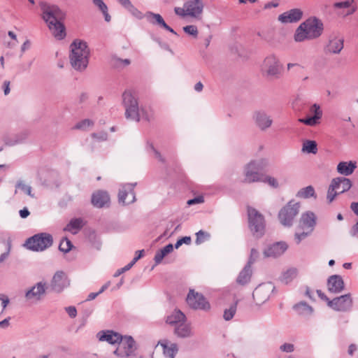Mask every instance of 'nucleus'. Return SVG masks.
<instances>
[{
    "label": "nucleus",
    "instance_id": "5701e85b",
    "mask_svg": "<svg viewBox=\"0 0 358 358\" xmlns=\"http://www.w3.org/2000/svg\"><path fill=\"white\" fill-rule=\"evenodd\" d=\"M303 15V13L300 9L294 8L278 16V20L282 23H293L299 21Z\"/></svg>",
    "mask_w": 358,
    "mask_h": 358
},
{
    "label": "nucleus",
    "instance_id": "5fc2aeb1",
    "mask_svg": "<svg viewBox=\"0 0 358 358\" xmlns=\"http://www.w3.org/2000/svg\"><path fill=\"white\" fill-rule=\"evenodd\" d=\"M311 232L312 231L308 230L307 231H303L301 233H296L295 239L296 243L299 244L303 239L309 236L311 234Z\"/></svg>",
    "mask_w": 358,
    "mask_h": 358
},
{
    "label": "nucleus",
    "instance_id": "7ed1b4c3",
    "mask_svg": "<svg viewBox=\"0 0 358 358\" xmlns=\"http://www.w3.org/2000/svg\"><path fill=\"white\" fill-rule=\"evenodd\" d=\"M122 104L125 108V117L127 120L139 122L141 119L150 121V116L143 108H139L135 92L127 90L122 94Z\"/></svg>",
    "mask_w": 358,
    "mask_h": 358
},
{
    "label": "nucleus",
    "instance_id": "cd10ccee",
    "mask_svg": "<svg viewBox=\"0 0 358 358\" xmlns=\"http://www.w3.org/2000/svg\"><path fill=\"white\" fill-rule=\"evenodd\" d=\"M333 187L339 194L348 191L352 187V181L347 178H336L332 180Z\"/></svg>",
    "mask_w": 358,
    "mask_h": 358
},
{
    "label": "nucleus",
    "instance_id": "39448f33",
    "mask_svg": "<svg viewBox=\"0 0 358 358\" xmlns=\"http://www.w3.org/2000/svg\"><path fill=\"white\" fill-rule=\"evenodd\" d=\"M202 0H188L183 4V7H175L174 12L178 16L185 18L187 16L200 19L203 10Z\"/></svg>",
    "mask_w": 358,
    "mask_h": 358
},
{
    "label": "nucleus",
    "instance_id": "13d9d810",
    "mask_svg": "<svg viewBox=\"0 0 358 358\" xmlns=\"http://www.w3.org/2000/svg\"><path fill=\"white\" fill-rule=\"evenodd\" d=\"M148 150H150L153 152L155 157L158 159L160 162H164V159L161 155V154L154 148L152 143L148 145Z\"/></svg>",
    "mask_w": 358,
    "mask_h": 358
},
{
    "label": "nucleus",
    "instance_id": "58836bf2",
    "mask_svg": "<svg viewBox=\"0 0 358 358\" xmlns=\"http://www.w3.org/2000/svg\"><path fill=\"white\" fill-rule=\"evenodd\" d=\"M238 301H236L234 303L230 305L229 308H226L224 311L223 317L226 321H229L231 320L237 309Z\"/></svg>",
    "mask_w": 358,
    "mask_h": 358
},
{
    "label": "nucleus",
    "instance_id": "ea45409f",
    "mask_svg": "<svg viewBox=\"0 0 358 358\" xmlns=\"http://www.w3.org/2000/svg\"><path fill=\"white\" fill-rule=\"evenodd\" d=\"M302 150L308 153L315 154L317 152V143L314 141H306L303 143Z\"/></svg>",
    "mask_w": 358,
    "mask_h": 358
},
{
    "label": "nucleus",
    "instance_id": "f8f14e48",
    "mask_svg": "<svg viewBox=\"0 0 358 358\" xmlns=\"http://www.w3.org/2000/svg\"><path fill=\"white\" fill-rule=\"evenodd\" d=\"M264 68L268 76L278 78L282 73V65L275 55L266 57L264 61Z\"/></svg>",
    "mask_w": 358,
    "mask_h": 358
},
{
    "label": "nucleus",
    "instance_id": "338daca9",
    "mask_svg": "<svg viewBox=\"0 0 358 358\" xmlns=\"http://www.w3.org/2000/svg\"><path fill=\"white\" fill-rule=\"evenodd\" d=\"M19 213L22 218H26L29 215V211L27 208L20 210Z\"/></svg>",
    "mask_w": 358,
    "mask_h": 358
},
{
    "label": "nucleus",
    "instance_id": "4c0bfd02",
    "mask_svg": "<svg viewBox=\"0 0 358 358\" xmlns=\"http://www.w3.org/2000/svg\"><path fill=\"white\" fill-rule=\"evenodd\" d=\"M296 196L299 198L308 199L310 197H316L315 189L313 186L309 185L301 189L297 193Z\"/></svg>",
    "mask_w": 358,
    "mask_h": 358
},
{
    "label": "nucleus",
    "instance_id": "0e129e2a",
    "mask_svg": "<svg viewBox=\"0 0 358 358\" xmlns=\"http://www.w3.org/2000/svg\"><path fill=\"white\" fill-rule=\"evenodd\" d=\"M10 320V317H8L4 319L3 320L1 321L0 322V328H2V329L8 328L10 324V323H9Z\"/></svg>",
    "mask_w": 358,
    "mask_h": 358
},
{
    "label": "nucleus",
    "instance_id": "f3484780",
    "mask_svg": "<svg viewBox=\"0 0 358 358\" xmlns=\"http://www.w3.org/2000/svg\"><path fill=\"white\" fill-rule=\"evenodd\" d=\"M136 183H127L122 186L119 191L118 200L123 204L130 203L135 201V192L134 191Z\"/></svg>",
    "mask_w": 358,
    "mask_h": 358
},
{
    "label": "nucleus",
    "instance_id": "c03bdc74",
    "mask_svg": "<svg viewBox=\"0 0 358 358\" xmlns=\"http://www.w3.org/2000/svg\"><path fill=\"white\" fill-rule=\"evenodd\" d=\"M15 187L16 188L20 189L22 191L25 192L27 195L30 196L31 197H34V194H31V187L24 184L22 181H18Z\"/></svg>",
    "mask_w": 358,
    "mask_h": 358
},
{
    "label": "nucleus",
    "instance_id": "f704fd0d",
    "mask_svg": "<svg viewBox=\"0 0 358 358\" xmlns=\"http://www.w3.org/2000/svg\"><path fill=\"white\" fill-rule=\"evenodd\" d=\"M83 226V220L81 218L72 219L64 229L66 231L76 234Z\"/></svg>",
    "mask_w": 358,
    "mask_h": 358
},
{
    "label": "nucleus",
    "instance_id": "8fccbe9b",
    "mask_svg": "<svg viewBox=\"0 0 358 358\" xmlns=\"http://www.w3.org/2000/svg\"><path fill=\"white\" fill-rule=\"evenodd\" d=\"M183 31L186 34L192 35L194 37H196L198 34L197 27L194 25H187L183 27Z\"/></svg>",
    "mask_w": 358,
    "mask_h": 358
},
{
    "label": "nucleus",
    "instance_id": "2eb2a0df",
    "mask_svg": "<svg viewBox=\"0 0 358 358\" xmlns=\"http://www.w3.org/2000/svg\"><path fill=\"white\" fill-rule=\"evenodd\" d=\"M70 285V281L66 274L62 271H57L50 282L51 289L57 293L62 292Z\"/></svg>",
    "mask_w": 358,
    "mask_h": 358
},
{
    "label": "nucleus",
    "instance_id": "49530a36",
    "mask_svg": "<svg viewBox=\"0 0 358 358\" xmlns=\"http://www.w3.org/2000/svg\"><path fill=\"white\" fill-rule=\"evenodd\" d=\"M261 182L268 183L271 187L273 188L279 187V183L278 180L275 178L271 176H266L264 177L263 176L262 180Z\"/></svg>",
    "mask_w": 358,
    "mask_h": 358
},
{
    "label": "nucleus",
    "instance_id": "9b49d317",
    "mask_svg": "<svg viewBox=\"0 0 358 358\" xmlns=\"http://www.w3.org/2000/svg\"><path fill=\"white\" fill-rule=\"evenodd\" d=\"M187 304L193 309L208 311L210 308L209 302L199 292L190 289L186 299Z\"/></svg>",
    "mask_w": 358,
    "mask_h": 358
},
{
    "label": "nucleus",
    "instance_id": "3c124183",
    "mask_svg": "<svg viewBox=\"0 0 358 358\" xmlns=\"http://www.w3.org/2000/svg\"><path fill=\"white\" fill-rule=\"evenodd\" d=\"M258 257H259L258 251L255 248L251 249L250 255L248 262L247 263V265H250V266H252V264L255 262V261L257 259Z\"/></svg>",
    "mask_w": 358,
    "mask_h": 358
},
{
    "label": "nucleus",
    "instance_id": "680f3d73",
    "mask_svg": "<svg viewBox=\"0 0 358 358\" xmlns=\"http://www.w3.org/2000/svg\"><path fill=\"white\" fill-rule=\"evenodd\" d=\"M204 201L203 197L202 196H196L194 199H189L187 201V204L191 206L196 203H201Z\"/></svg>",
    "mask_w": 358,
    "mask_h": 358
},
{
    "label": "nucleus",
    "instance_id": "a18cd8bd",
    "mask_svg": "<svg viewBox=\"0 0 358 358\" xmlns=\"http://www.w3.org/2000/svg\"><path fill=\"white\" fill-rule=\"evenodd\" d=\"M196 243L197 245L201 244L204 242L206 239L210 238V234L207 232H205L202 230L199 231L196 234Z\"/></svg>",
    "mask_w": 358,
    "mask_h": 358
},
{
    "label": "nucleus",
    "instance_id": "f257e3e1",
    "mask_svg": "<svg viewBox=\"0 0 358 358\" xmlns=\"http://www.w3.org/2000/svg\"><path fill=\"white\" fill-rule=\"evenodd\" d=\"M40 7L42 11L41 17L52 35L58 40L64 38L66 29L63 21L66 17V13L57 6L45 2H41Z\"/></svg>",
    "mask_w": 358,
    "mask_h": 358
},
{
    "label": "nucleus",
    "instance_id": "aec40b11",
    "mask_svg": "<svg viewBox=\"0 0 358 358\" xmlns=\"http://www.w3.org/2000/svg\"><path fill=\"white\" fill-rule=\"evenodd\" d=\"M328 291L332 294H338L345 288L342 277L339 275H332L327 280Z\"/></svg>",
    "mask_w": 358,
    "mask_h": 358
},
{
    "label": "nucleus",
    "instance_id": "9d476101",
    "mask_svg": "<svg viewBox=\"0 0 358 358\" xmlns=\"http://www.w3.org/2000/svg\"><path fill=\"white\" fill-rule=\"evenodd\" d=\"M118 348L114 351V354L120 357L136 355V341L131 336H122V341H119Z\"/></svg>",
    "mask_w": 358,
    "mask_h": 358
},
{
    "label": "nucleus",
    "instance_id": "b1692460",
    "mask_svg": "<svg viewBox=\"0 0 358 358\" xmlns=\"http://www.w3.org/2000/svg\"><path fill=\"white\" fill-rule=\"evenodd\" d=\"M146 16L152 24L158 26L160 28H163L175 35L177 34V33L166 23L160 14L155 13L152 12H148Z\"/></svg>",
    "mask_w": 358,
    "mask_h": 358
},
{
    "label": "nucleus",
    "instance_id": "4be33fe9",
    "mask_svg": "<svg viewBox=\"0 0 358 358\" xmlns=\"http://www.w3.org/2000/svg\"><path fill=\"white\" fill-rule=\"evenodd\" d=\"M344 39L336 35L329 37L326 46V51L332 54H339L343 48Z\"/></svg>",
    "mask_w": 358,
    "mask_h": 358
},
{
    "label": "nucleus",
    "instance_id": "a19ab883",
    "mask_svg": "<svg viewBox=\"0 0 358 358\" xmlns=\"http://www.w3.org/2000/svg\"><path fill=\"white\" fill-rule=\"evenodd\" d=\"M72 248L73 244L71 242V241L67 238H64L61 241L59 245V250L64 253H67L68 252H69L72 249Z\"/></svg>",
    "mask_w": 358,
    "mask_h": 358
},
{
    "label": "nucleus",
    "instance_id": "6e6552de",
    "mask_svg": "<svg viewBox=\"0 0 358 358\" xmlns=\"http://www.w3.org/2000/svg\"><path fill=\"white\" fill-rule=\"evenodd\" d=\"M300 204L292 200L287 203L278 213V219L285 227H291L296 216L299 212Z\"/></svg>",
    "mask_w": 358,
    "mask_h": 358
},
{
    "label": "nucleus",
    "instance_id": "dca6fc26",
    "mask_svg": "<svg viewBox=\"0 0 358 358\" xmlns=\"http://www.w3.org/2000/svg\"><path fill=\"white\" fill-rule=\"evenodd\" d=\"M255 125L261 130L266 131L273 124V119L266 111L257 110L252 116Z\"/></svg>",
    "mask_w": 358,
    "mask_h": 358
},
{
    "label": "nucleus",
    "instance_id": "c9c22d12",
    "mask_svg": "<svg viewBox=\"0 0 358 358\" xmlns=\"http://www.w3.org/2000/svg\"><path fill=\"white\" fill-rule=\"evenodd\" d=\"M354 0H346L344 1L336 2L334 4V7L335 8H349L345 15H350L353 14L357 10V7L352 6Z\"/></svg>",
    "mask_w": 358,
    "mask_h": 358
},
{
    "label": "nucleus",
    "instance_id": "f03ea898",
    "mask_svg": "<svg viewBox=\"0 0 358 358\" xmlns=\"http://www.w3.org/2000/svg\"><path fill=\"white\" fill-rule=\"evenodd\" d=\"M324 24L316 17H309L295 30L294 40L296 43L318 38L323 33Z\"/></svg>",
    "mask_w": 358,
    "mask_h": 358
},
{
    "label": "nucleus",
    "instance_id": "4468645a",
    "mask_svg": "<svg viewBox=\"0 0 358 358\" xmlns=\"http://www.w3.org/2000/svg\"><path fill=\"white\" fill-rule=\"evenodd\" d=\"M46 291V283L38 282L34 286L30 287L25 292L24 297L27 301L31 302H38L41 301Z\"/></svg>",
    "mask_w": 358,
    "mask_h": 358
},
{
    "label": "nucleus",
    "instance_id": "4d7b16f0",
    "mask_svg": "<svg viewBox=\"0 0 358 358\" xmlns=\"http://www.w3.org/2000/svg\"><path fill=\"white\" fill-rule=\"evenodd\" d=\"M9 299L8 296L1 297L0 296V315L3 313L4 309L9 303Z\"/></svg>",
    "mask_w": 358,
    "mask_h": 358
},
{
    "label": "nucleus",
    "instance_id": "ddd939ff",
    "mask_svg": "<svg viewBox=\"0 0 358 358\" xmlns=\"http://www.w3.org/2000/svg\"><path fill=\"white\" fill-rule=\"evenodd\" d=\"M328 306L334 310L347 312L352 307V299L350 294H344L329 301Z\"/></svg>",
    "mask_w": 358,
    "mask_h": 358
},
{
    "label": "nucleus",
    "instance_id": "393cba45",
    "mask_svg": "<svg viewBox=\"0 0 358 358\" xmlns=\"http://www.w3.org/2000/svg\"><path fill=\"white\" fill-rule=\"evenodd\" d=\"M97 338L100 341H106L110 344L118 343L122 341V335L112 330L99 331L97 334Z\"/></svg>",
    "mask_w": 358,
    "mask_h": 358
},
{
    "label": "nucleus",
    "instance_id": "052dcab7",
    "mask_svg": "<svg viewBox=\"0 0 358 358\" xmlns=\"http://www.w3.org/2000/svg\"><path fill=\"white\" fill-rule=\"evenodd\" d=\"M65 310L68 315H69V317H71V318H74L76 317L77 310L74 306H68L65 308Z\"/></svg>",
    "mask_w": 358,
    "mask_h": 358
},
{
    "label": "nucleus",
    "instance_id": "bf43d9fd",
    "mask_svg": "<svg viewBox=\"0 0 358 358\" xmlns=\"http://www.w3.org/2000/svg\"><path fill=\"white\" fill-rule=\"evenodd\" d=\"M92 2L94 4V6L98 7V8L101 11H104V10L106 11V8H108L106 4L103 2V0H92Z\"/></svg>",
    "mask_w": 358,
    "mask_h": 358
},
{
    "label": "nucleus",
    "instance_id": "09e8293b",
    "mask_svg": "<svg viewBox=\"0 0 358 358\" xmlns=\"http://www.w3.org/2000/svg\"><path fill=\"white\" fill-rule=\"evenodd\" d=\"M127 10L137 19H142L143 17V13L133 4H131Z\"/></svg>",
    "mask_w": 358,
    "mask_h": 358
},
{
    "label": "nucleus",
    "instance_id": "774afa93",
    "mask_svg": "<svg viewBox=\"0 0 358 358\" xmlns=\"http://www.w3.org/2000/svg\"><path fill=\"white\" fill-rule=\"evenodd\" d=\"M351 210L358 215V202H352L350 205Z\"/></svg>",
    "mask_w": 358,
    "mask_h": 358
},
{
    "label": "nucleus",
    "instance_id": "603ef678",
    "mask_svg": "<svg viewBox=\"0 0 358 358\" xmlns=\"http://www.w3.org/2000/svg\"><path fill=\"white\" fill-rule=\"evenodd\" d=\"M0 248H4V251L0 255V263H1L8 257L10 252V246L2 243L0 245Z\"/></svg>",
    "mask_w": 358,
    "mask_h": 358
},
{
    "label": "nucleus",
    "instance_id": "20e7f679",
    "mask_svg": "<svg viewBox=\"0 0 358 358\" xmlns=\"http://www.w3.org/2000/svg\"><path fill=\"white\" fill-rule=\"evenodd\" d=\"M70 63L72 67L79 71H84L89 63L90 49L85 41L76 39L71 44Z\"/></svg>",
    "mask_w": 358,
    "mask_h": 358
},
{
    "label": "nucleus",
    "instance_id": "e2e57ef3",
    "mask_svg": "<svg viewBox=\"0 0 358 358\" xmlns=\"http://www.w3.org/2000/svg\"><path fill=\"white\" fill-rule=\"evenodd\" d=\"M92 137L97 138L99 141H106L107 139L108 134L105 132H102L100 134L93 133L92 134Z\"/></svg>",
    "mask_w": 358,
    "mask_h": 358
},
{
    "label": "nucleus",
    "instance_id": "2f4dec72",
    "mask_svg": "<svg viewBox=\"0 0 358 358\" xmlns=\"http://www.w3.org/2000/svg\"><path fill=\"white\" fill-rule=\"evenodd\" d=\"M252 273L251 266L246 264L237 277V283L241 285L248 284L250 281Z\"/></svg>",
    "mask_w": 358,
    "mask_h": 358
},
{
    "label": "nucleus",
    "instance_id": "0eeeda50",
    "mask_svg": "<svg viewBox=\"0 0 358 358\" xmlns=\"http://www.w3.org/2000/svg\"><path fill=\"white\" fill-rule=\"evenodd\" d=\"M53 243L51 234L40 233L27 238L24 245L31 251L41 252L50 248Z\"/></svg>",
    "mask_w": 358,
    "mask_h": 358
},
{
    "label": "nucleus",
    "instance_id": "a211bd4d",
    "mask_svg": "<svg viewBox=\"0 0 358 358\" xmlns=\"http://www.w3.org/2000/svg\"><path fill=\"white\" fill-rule=\"evenodd\" d=\"M288 245L285 242H277L268 246L264 251L265 257L276 258L281 256L287 249Z\"/></svg>",
    "mask_w": 358,
    "mask_h": 358
},
{
    "label": "nucleus",
    "instance_id": "e433bc0d",
    "mask_svg": "<svg viewBox=\"0 0 358 358\" xmlns=\"http://www.w3.org/2000/svg\"><path fill=\"white\" fill-rule=\"evenodd\" d=\"M297 269L295 268H291L285 271L281 277L280 280L285 283L288 284L294 278H295L297 275Z\"/></svg>",
    "mask_w": 358,
    "mask_h": 358
},
{
    "label": "nucleus",
    "instance_id": "7c9ffc66",
    "mask_svg": "<svg viewBox=\"0 0 358 358\" xmlns=\"http://www.w3.org/2000/svg\"><path fill=\"white\" fill-rule=\"evenodd\" d=\"M174 333L179 338H188L192 336L191 327L185 321L175 327Z\"/></svg>",
    "mask_w": 358,
    "mask_h": 358
},
{
    "label": "nucleus",
    "instance_id": "6e6d98bb",
    "mask_svg": "<svg viewBox=\"0 0 358 358\" xmlns=\"http://www.w3.org/2000/svg\"><path fill=\"white\" fill-rule=\"evenodd\" d=\"M280 350L285 352H292L294 350V345L292 343H285L280 345Z\"/></svg>",
    "mask_w": 358,
    "mask_h": 358
},
{
    "label": "nucleus",
    "instance_id": "de8ad7c7",
    "mask_svg": "<svg viewBox=\"0 0 358 358\" xmlns=\"http://www.w3.org/2000/svg\"><path fill=\"white\" fill-rule=\"evenodd\" d=\"M339 193L338 191H336V187H333V183L331 182L327 192V199L329 201V203L332 202L334 199L335 196L338 194Z\"/></svg>",
    "mask_w": 358,
    "mask_h": 358
},
{
    "label": "nucleus",
    "instance_id": "473e14b6",
    "mask_svg": "<svg viewBox=\"0 0 358 358\" xmlns=\"http://www.w3.org/2000/svg\"><path fill=\"white\" fill-rule=\"evenodd\" d=\"M186 320V317L180 310H175L171 315L166 318V322L174 327Z\"/></svg>",
    "mask_w": 358,
    "mask_h": 358
},
{
    "label": "nucleus",
    "instance_id": "c756f323",
    "mask_svg": "<svg viewBox=\"0 0 358 358\" xmlns=\"http://www.w3.org/2000/svg\"><path fill=\"white\" fill-rule=\"evenodd\" d=\"M357 168V162L354 161L341 162L337 165V171L343 176L351 175Z\"/></svg>",
    "mask_w": 358,
    "mask_h": 358
},
{
    "label": "nucleus",
    "instance_id": "1a4fd4ad",
    "mask_svg": "<svg viewBox=\"0 0 358 358\" xmlns=\"http://www.w3.org/2000/svg\"><path fill=\"white\" fill-rule=\"evenodd\" d=\"M248 213L249 227L251 231L257 237L262 236L264 233V219L263 215L252 208H248Z\"/></svg>",
    "mask_w": 358,
    "mask_h": 358
},
{
    "label": "nucleus",
    "instance_id": "412c9836",
    "mask_svg": "<svg viewBox=\"0 0 358 358\" xmlns=\"http://www.w3.org/2000/svg\"><path fill=\"white\" fill-rule=\"evenodd\" d=\"M271 286L269 285H259L255 288L252 293L254 300L257 303L262 304L266 302L270 296Z\"/></svg>",
    "mask_w": 358,
    "mask_h": 358
},
{
    "label": "nucleus",
    "instance_id": "69168bd1",
    "mask_svg": "<svg viewBox=\"0 0 358 358\" xmlns=\"http://www.w3.org/2000/svg\"><path fill=\"white\" fill-rule=\"evenodd\" d=\"M143 252L144 250H137L136 252V255L134 258L132 259L133 264H135L138 259H140L143 257Z\"/></svg>",
    "mask_w": 358,
    "mask_h": 358
},
{
    "label": "nucleus",
    "instance_id": "37998d69",
    "mask_svg": "<svg viewBox=\"0 0 358 358\" xmlns=\"http://www.w3.org/2000/svg\"><path fill=\"white\" fill-rule=\"evenodd\" d=\"M168 254V252L164 248L157 250L154 257L155 264H159Z\"/></svg>",
    "mask_w": 358,
    "mask_h": 358
},
{
    "label": "nucleus",
    "instance_id": "c85d7f7f",
    "mask_svg": "<svg viewBox=\"0 0 358 358\" xmlns=\"http://www.w3.org/2000/svg\"><path fill=\"white\" fill-rule=\"evenodd\" d=\"M159 344L162 347L163 354L165 358H174L178 351L176 343H170L168 341H159Z\"/></svg>",
    "mask_w": 358,
    "mask_h": 358
},
{
    "label": "nucleus",
    "instance_id": "a878e982",
    "mask_svg": "<svg viewBox=\"0 0 358 358\" xmlns=\"http://www.w3.org/2000/svg\"><path fill=\"white\" fill-rule=\"evenodd\" d=\"M310 113H313V116L306 118L299 119V122L309 126L315 125L318 120L322 117V112L319 105L313 104L310 110Z\"/></svg>",
    "mask_w": 358,
    "mask_h": 358
},
{
    "label": "nucleus",
    "instance_id": "6ab92c4d",
    "mask_svg": "<svg viewBox=\"0 0 358 358\" xmlns=\"http://www.w3.org/2000/svg\"><path fill=\"white\" fill-rule=\"evenodd\" d=\"M91 202L94 207L98 208L108 207L110 196L107 192L98 190L92 194Z\"/></svg>",
    "mask_w": 358,
    "mask_h": 358
},
{
    "label": "nucleus",
    "instance_id": "72a5a7b5",
    "mask_svg": "<svg viewBox=\"0 0 358 358\" xmlns=\"http://www.w3.org/2000/svg\"><path fill=\"white\" fill-rule=\"evenodd\" d=\"M293 308L298 314L303 315H310L313 310V308L304 301L295 304Z\"/></svg>",
    "mask_w": 358,
    "mask_h": 358
},
{
    "label": "nucleus",
    "instance_id": "864d4df0",
    "mask_svg": "<svg viewBox=\"0 0 358 358\" xmlns=\"http://www.w3.org/2000/svg\"><path fill=\"white\" fill-rule=\"evenodd\" d=\"M191 243V238L189 236H184L180 239H178L176 244L175 248L178 249L182 244L189 245Z\"/></svg>",
    "mask_w": 358,
    "mask_h": 358
},
{
    "label": "nucleus",
    "instance_id": "79ce46f5",
    "mask_svg": "<svg viewBox=\"0 0 358 358\" xmlns=\"http://www.w3.org/2000/svg\"><path fill=\"white\" fill-rule=\"evenodd\" d=\"M94 125V122L89 120L85 119L78 122L75 126L74 129L79 130H87L89 127H92Z\"/></svg>",
    "mask_w": 358,
    "mask_h": 358
},
{
    "label": "nucleus",
    "instance_id": "423d86ee",
    "mask_svg": "<svg viewBox=\"0 0 358 358\" xmlns=\"http://www.w3.org/2000/svg\"><path fill=\"white\" fill-rule=\"evenodd\" d=\"M266 166V160L260 159L253 160L245 165L244 168V180L246 183H252L261 182L262 180L263 174L260 172Z\"/></svg>",
    "mask_w": 358,
    "mask_h": 358
},
{
    "label": "nucleus",
    "instance_id": "bb28decb",
    "mask_svg": "<svg viewBox=\"0 0 358 358\" xmlns=\"http://www.w3.org/2000/svg\"><path fill=\"white\" fill-rule=\"evenodd\" d=\"M315 224L316 217L313 213L307 212L301 215L299 225L303 229H307L308 230L313 231Z\"/></svg>",
    "mask_w": 358,
    "mask_h": 358
}]
</instances>
